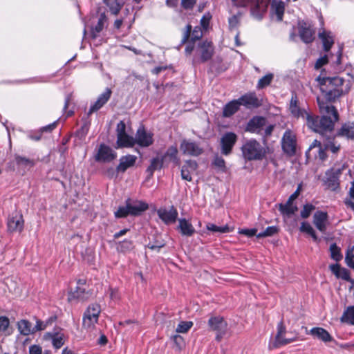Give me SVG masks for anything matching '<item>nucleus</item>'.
<instances>
[{
    "instance_id": "69168bd1",
    "label": "nucleus",
    "mask_w": 354,
    "mask_h": 354,
    "mask_svg": "<svg viewBox=\"0 0 354 354\" xmlns=\"http://www.w3.org/2000/svg\"><path fill=\"white\" fill-rule=\"evenodd\" d=\"M46 326H47V324L46 323H44V322H42L39 319H37L36 325L35 326H33L34 333L37 331L44 330L46 328Z\"/></svg>"
},
{
    "instance_id": "a211bd4d",
    "label": "nucleus",
    "mask_w": 354,
    "mask_h": 354,
    "mask_svg": "<svg viewBox=\"0 0 354 354\" xmlns=\"http://www.w3.org/2000/svg\"><path fill=\"white\" fill-rule=\"evenodd\" d=\"M111 94V89L109 88H106L104 91L97 97L96 101L91 105L87 115L89 116L93 113L97 111L102 107H103L104 105L106 104L110 100Z\"/></svg>"
},
{
    "instance_id": "4c0bfd02",
    "label": "nucleus",
    "mask_w": 354,
    "mask_h": 354,
    "mask_svg": "<svg viewBox=\"0 0 354 354\" xmlns=\"http://www.w3.org/2000/svg\"><path fill=\"white\" fill-rule=\"evenodd\" d=\"M18 330L23 335H29L34 333L33 326L32 324L25 319H22L17 323Z\"/></svg>"
},
{
    "instance_id": "473e14b6",
    "label": "nucleus",
    "mask_w": 354,
    "mask_h": 354,
    "mask_svg": "<svg viewBox=\"0 0 354 354\" xmlns=\"http://www.w3.org/2000/svg\"><path fill=\"white\" fill-rule=\"evenodd\" d=\"M178 230L182 235L186 236H192L196 232L192 224L186 218H180L178 220Z\"/></svg>"
},
{
    "instance_id": "bb28decb",
    "label": "nucleus",
    "mask_w": 354,
    "mask_h": 354,
    "mask_svg": "<svg viewBox=\"0 0 354 354\" xmlns=\"http://www.w3.org/2000/svg\"><path fill=\"white\" fill-rule=\"evenodd\" d=\"M198 164L195 160H187L183 165L180 174L183 180L192 181V173L196 170Z\"/></svg>"
},
{
    "instance_id": "0e129e2a",
    "label": "nucleus",
    "mask_w": 354,
    "mask_h": 354,
    "mask_svg": "<svg viewBox=\"0 0 354 354\" xmlns=\"http://www.w3.org/2000/svg\"><path fill=\"white\" fill-rule=\"evenodd\" d=\"M196 0H182L181 6L185 9H192L195 5Z\"/></svg>"
},
{
    "instance_id": "2f4dec72",
    "label": "nucleus",
    "mask_w": 354,
    "mask_h": 354,
    "mask_svg": "<svg viewBox=\"0 0 354 354\" xmlns=\"http://www.w3.org/2000/svg\"><path fill=\"white\" fill-rule=\"evenodd\" d=\"M90 295V293L86 292L85 288L77 286L75 290H71L70 292L68 299L69 301H72L75 299L85 301L89 298Z\"/></svg>"
},
{
    "instance_id": "e433bc0d",
    "label": "nucleus",
    "mask_w": 354,
    "mask_h": 354,
    "mask_svg": "<svg viewBox=\"0 0 354 354\" xmlns=\"http://www.w3.org/2000/svg\"><path fill=\"white\" fill-rule=\"evenodd\" d=\"M240 104L238 100H234L228 102L223 107V115L226 118H229L234 115L240 108Z\"/></svg>"
},
{
    "instance_id": "4be33fe9",
    "label": "nucleus",
    "mask_w": 354,
    "mask_h": 354,
    "mask_svg": "<svg viewBox=\"0 0 354 354\" xmlns=\"http://www.w3.org/2000/svg\"><path fill=\"white\" fill-rule=\"evenodd\" d=\"M313 224L322 233H325L329 225L328 216L326 212L317 211L313 215Z\"/></svg>"
},
{
    "instance_id": "6e6552de",
    "label": "nucleus",
    "mask_w": 354,
    "mask_h": 354,
    "mask_svg": "<svg viewBox=\"0 0 354 354\" xmlns=\"http://www.w3.org/2000/svg\"><path fill=\"white\" fill-rule=\"evenodd\" d=\"M101 311L100 306L97 304H92L88 306L84 313L83 326L85 328H93L97 322Z\"/></svg>"
},
{
    "instance_id": "338daca9",
    "label": "nucleus",
    "mask_w": 354,
    "mask_h": 354,
    "mask_svg": "<svg viewBox=\"0 0 354 354\" xmlns=\"http://www.w3.org/2000/svg\"><path fill=\"white\" fill-rule=\"evenodd\" d=\"M42 349L39 345H32L29 347V354H41Z\"/></svg>"
},
{
    "instance_id": "72a5a7b5",
    "label": "nucleus",
    "mask_w": 354,
    "mask_h": 354,
    "mask_svg": "<svg viewBox=\"0 0 354 354\" xmlns=\"http://www.w3.org/2000/svg\"><path fill=\"white\" fill-rule=\"evenodd\" d=\"M319 37L323 44L324 51L328 52L334 44V37L330 32L323 30L319 33Z\"/></svg>"
},
{
    "instance_id": "864d4df0",
    "label": "nucleus",
    "mask_w": 354,
    "mask_h": 354,
    "mask_svg": "<svg viewBox=\"0 0 354 354\" xmlns=\"http://www.w3.org/2000/svg\"><path fill=\"white\" fill-rule=\"evenodd\" d=\"M315 209V207L312 204H306L304 205L303 209L301 211V216L303 218H307L310 215L311 212Z\"/></svg>"
},
{
    "instance_id": "49530a36",
    "label": "nucleus",
    "mask_w": 354,
    "mask_h": 354,
    "mask_svg": "<svg viewBox=\"0 0 354 354\" xmlns=\"http://www.w3.org/2000/svg\"><path fill=\"white\" fill-rule=\"evenodd\" d=\"M279 231V229L276 226H269L263 232L259 233L257 236L258 238L271 236L275 234H277Z\"/></svg>"
},
{
    "instance_id": "c9c22d12",
    "label": "nucleus",
    "mask_w": 354,
    "mask_h": 354,
    "mask_svg": "<svg viewBox=\"0 0 354 354\" xmlns=\"http://www.w3.org/2000/svg\"><path fill=\"white\" fill-rule=\"evenodd\" d=\"M135 138L129 136L127 133L117 136V145L118 148L132 147L135 145Z\"/></svg>"
},
{
    "instance_id": "f8f14e48",
    "label": "nucleus",
    "mask_w": 354,
    "mask_h": 354,
    "mask_svg": "<svg viewBox=\"0 0 354 354\" xmlns=\"http://www.w3.org/2000/svg\"><path fill=\"white\" fill-rule=\"evenodd\" d=\"M208 326L211 330L216 332V339L220 341L227 329V322L221 317H212L208 321Z\"/></svg>"
},
{
    "instance_id": "39448f33",
    "label": "nucleus",
    "mask_w": 354,
    "mask_h": 354,
    "mask_svg": "<svg viewBox=\"0 0 354 354\" xmlns=\"http://www.w3.org/2000/svg\"><path fill=\"white\" fill-rule=\"evenodd\" d=\"M243 156L246 160H261L266 154V149L256 140H247L241 147Z\"/></svg>"
},
{
    "instance_id": "8fccbe9b",
    "label": "nucleus",
    "mask_w": 354,
    "mask_h": 354,
    "mask_svg": "<svg viewBox=\"0 0 354 354\" xmlns=\"http://www.w3.org/2000/svg\"><path fill=\"white\" fill-rule=\"evenodd\" d=\"M116 218H125L130 215L127 202L126 201L125 206H120L118 209L114 213Z\"/></svg>"
},
{
    "instance_id": "b1692460",
    "label": "nucleus",
    "mask_w": 354,
    "mask_h": 354,
    "mask_svg": "<svg viewBox=\"0 0 354 354\" xmlns=\"http://www.w3.org/2000/svg\"><path fill=\"white\" fill-rule=\"evenodd\" d=\"M44 338L51 340L53 347L56 349L60 348L65 342V335L62 330L48 332L45 334Z\"/></svg>"
},
{
    "instance_id": "c756f323",
    "label": "nucleus",
    "mask_w": 354,
    "mask_h": 354,
    "mask_svg": "<svg viewBox=\"0 0 354 354\" xmlns=\"http://www.w3.org/2000/svg\"><path fill=\"white\" fill-rule=\"evenodd\" d=\"M162 158L165 165L171 162H174L176 165H180V159L178 157V149L176 146L169 147L162 156Z\"/></svg>"
},
{
    "instance_id": "4d7b16f0",
    "label": "nucleus",
    "mask_w": 354,
    "mask_h": 354,
    "mask_svg": "<svg viewBox=\"0 0 354 354\" xmlns=\"http://www.w3.org/2000/svg\"><path fill=\"white\" fill-rule=\"evenodd\" d=\"M165 164V163L164 162L162 157L160 158L158 157H156L151 159L150 165L151 166V167H154V169L157 170L160 169Z\"/></svg>"
},
{
    "instance_id": "09e8293b",
    "label": "nucleus",
    "mask_w": 354,
    "mask_h": 354,
    "mask_svg": "<svg viewBox=\"0 0 354 354\" xmlns=\"http://www.w3.org/2000/svg\"><path fill=\"white\" fill-rule=\"evenodd\" d=\"M241 15L240 12H239L237 14L233 15L231 17L228 19L229 23V28L231 30H236L239 25V17Z\"/></svg>"
},
{
    "instance_id": "f704fd0d",
    "label": "nucleus",
    "mask_w": 354,
    "mask_h": 354,
    "mask_svg": "<svg viewBox=\"0 0 354 354\" xmlns=\"http://www.w3.org/2000/svg\"><path fill=\"white\" fill-rule=\"evenodd\" d=\"M106 21L107 18L105 13H101L98 18L97 24L91 28V34L93 38L98 37L99 34L105 27Z\"/></svg>"
},
{
    "instance_id": "f257e3e1",
    "label": "nucleus",
    "mask_w": 354,
    "mask_h": 354,
    "mask_svg": "<svg viewBox=\"0 0 354 354\" xmlns=\"http://www.w3.org/2000/svg\"><path fill=\"white\" fill-rule=\"evenodd\" d=\"M318 105L321 113L320 131H314L318 133L323 139L325 149L336 153L339 150L340 145H337L334 142L335 138L334 127L335 123L339 120V113L334 106L328 105L319 98H318Z\"/></svg>"
},
{
    "instance_id": "0eeeda50",
    "label": "nucleus",
    "mask_w": 354,
    "mask_h": 354,
    "mask_svg": "<svg viewBox=\"0 0 354 354\" xmlns=\"http://www.w3.org/2000/svg\"><path fill=\"white\" fill-rule=\"evenodd\" d=\"M346 169V165H342L339 167H333L327 170L324 178V185L331 190H336L339 186V176Z\"/></svg>"
},
{
    "instance_id": "aec40b11",
    "label": "nucleus",
    "mask_w": 354,
    "mask_h": 354,
    "mask_svg": "<svg viewBox=\"0 0 354 354\" xmlns=\"http://www.w3.org/2000/svg\"><path fill=\"white\" fill-rule=\"evenodd\" d=\"M236 136L232 132L225 133L221 140V152L224 155H228L231 153L232 149L236 143Z\"/></svg>"
},
{
    "instance_id": "ddd939ff",
    "label": "nucleus",
    "mask_w": 354,
    "mask_h": 354,
    "mask_svg": "<svg viewBox=\"0 0 354 354\" xmlns=\"http://www.w3.org/2000/svg\"><path fill=\"white\" fill-rule=\"evenodd\" d=\"M153 134L147 131L144 126H140L136 133L135 144L142 147H148L153 143Z\"/></svg>"
},
{
    "instance_id": "2eb2a0df",
    "label": "nucleus",
    "mask_w": 354,
    "mask_h": 354,
    "mask_svg": "<svg viewBox=\"0 0 354 354\" xmlns=\"http://www.w3.org/2000/svg\"><path fill=\"white\" fill-rule=\"evenodd\" d=\"M281 145L283 151L288 155L292 156L295 153L296 136L290 130L285 131L282 138Z\"/></svg>"
},
{
    "instance_id": "20e7f679",
    "label": "nucleus",
    "mask_w": 354,
    "mask_h": 354,
    "mask_svg": "<svg viewBox=\"0 0 354 354\" xmlns=\"http://www.w3.org/2000/svg\"><path fill=\"white\" fill-rule=\"evenodd\" d=\"M289 110L293 117L306 120L308 128L313 131H320L321 117L311 115L304 106H301L296 95H292Z\"/></svg>"
},
{
    "instance_id": "9b49d317",
    "label": "nucleus",
    "mask_w": 354,
    "mask_h": 354,
    "mask_svg": "<svg viewBox=\"0 0 354 354\" xmlns=\"http://www.w3.org/2000/svg\"><path fill=\"white\" fill-rule=\"evenodd\" d=\"M117 158V153L109 146L100 144L96 153L95 160L98 162H111Z\"/></svg>"
},
{
    "instance_id": "f3484780",
    "label": "nucleus",
    "mask_w": 354,
    "mask_h": 354,
    "mask_svg": "<svg viewBox=\"0 0 354 354\" xmlns=\"http://www.w3.org/2000/svg\"><path fill=\"white\" fill-rule=\"evenodd\" d=\"M180 149L183 154L192 156H198L203 152L198 143L190 140H183L180 146Z\"/></svg>"
},
{
    "instance_id": "3c124183",
    "label": "nucleus",
    "mask_w": 354,
    "mask_h": 354,
    "mask_svg": "<svg viewBox=\"0 0 354 354\" xmlns=\"http://www.w3.org/2000/svg\"><path fill=\"white\" fill-rule=\"evenodd\" d=\"M193 326L192 322H181L176 328V332L180 333H187Z\"/></svg>"
},
{
    "instance_id": "052dcab7",
    "label": "nucleus",
    "mask_w": 354,
    "mask_h": 354,
    "mask_svg": "<svg viewBox=\"0 0 354 354\" xmlns=\"http://www.w3.org/2000/svg\"><path fill=\"white\" fill-rule=\"evenodd\" d=\"M337 277L341 278L346 281H349L350 280V273H349L348 270H346V268H342L340 270L339 272L338 273V274L337 275Z\"/></svg>"
},
{
    "instance_id": "6ab92c4d",
    "label": "nucleus",
    "mask_w": 354,
    "mask_h": 354,
    "mask_svg": "<svg viewBox=\"0 0 354 354\" xmlns=\"http://www.w3.org/2000/svg\"><path fill=\"white\" fill-rule=\"evenodd\" d=\"M240 106H244L247 109L257 108L261 106V100H259L255 93H248L237 99Z\"/></svg>"
},
{
    "instance_id": "79ce46f5",
    "label": "nucleus",
    "mask_w": 354,
    "mask_h": 354,
    "mask_svg": "<svg viewBox=\"0 0 354 354\" xmlns=\"http://www.w3.org/2000/svg\"><path fill=\"white\" fill-rule=\"evenodd\" d=\"M104 2L109 7L111 12L115 15L118 14L122 8V5L118 0H104Z\"/></svg>"
},
{
    "instance_id": "7c9ffc66",
    "label": "nucleus",
    "mask_w": 354,
    "mask_h": 354,
    "mask_svg": "<svg viewBox=\"0 0 354 354\" xmlns=\"http://www.w3.org/2000/svg\"><path fill=\"white\" fill-rule=\"evenodd\" d=\"M309 334L325 343L330 342L333 340V338L330 333L326 330L321 327H314L311 328L309 331Z\"/></svg>"
},
{
    "instance_id": "4468645a",
    "label": "nucleus",
    "mask_w": 354,
    "mask_h": 354,
    "mask_svg": "<svg viewBox=\"0 0 354 354\" xmlns=\"http://www.w3.org/2000/svg\"><path fill=\"white\" fill-rule=\"evenodd\" d=\"M203 37L201 28L196 26L192 32V26L188 24L183 31V36L180 44L192 43L195 44V41H198Z\"/></svg>"
},
{
    "instance_id": "5701e85b",
    "label": "nucleus",
    "mask_w": 354,
    "mask_h": 354,
    "mask_svg": "<svg viewBox=\"0 0 354 354\" xmlns=\"http://www.w3.org/2000/svg\"><path fill=\"white\" fill-rule=\"evenodd\" d=\"M157 214L158 217L166 225L175 223L178 214L176 209L174 206H171L169 209H167L166 208H160L158 209Z\"/></svg>"
},
{
    "instance_id": "58836bf2",
    "label": "nucleus",
    "mask_w": 354,
    "mask_h": 354,
    "mask_svg": "<svg viewBox=\"0 0 354 354\" xmlns=\"http://www.w3.org/2000/svg\"><path fill=\"white\" fill-rule=\"evenodd\" d=\"M342 322L354 325V306L347 307L341 317Z\"/></svg>"
},
{
    "instance_id": "a878e982",
    "label": "nucleus",
    "mask_w": 354,
    "mask_h": 354,
    "mask_svg": "<svg viewBox=\"0 0 354 354\" xmlns=\"http://www.w3.org/2000/svg\"><path fill=\"white\" fill-rule=\"evenodd\" d=\"M130 215L138 216L148 209V205L140 201H131L130 198L127 200Z\"/></svg>"
},
{
    "instance_id": "c03bdc74",
    "label": "nucleus",
    "mask_w": 354,
    "mask_h": 354,
    "mask_svg": "<svg viewBox=\"0 0 354 354\" xmlns=\"http://www.w3.org/2000/svg\"><path fill=\"white\" fill-rule=\"evenodd\" d=\"M330 252L331 259L335 261H339L342 259L340 248L336 245V243H333L330 245Z\"/></svg>"
},
{
    "instance_id": "de8ad7c7",
    "label": "nucleus",
    "mask_w": 354,
    "mask_h": 354,
    "mask_svg": "<svg viewBox=\"0 0 354 354\" xmlns=\"http://www.w3.org/2000/svg\"><path fill=\"white\" fill-rule=\"evenodd\" d=\"M272 7L277 16L278 20H282V17L284 12V4L282 1L275 2L272 4Z\"/></svg>"
},
{
    "instance_id": "423d86ee",
    "label": "nucleus",
    "mask_w": 354,
    "mask_h": 354,
    "mask_svg": "<svg viewBox=\"0 0 354 354\" xmlns=\"http://www.w3.org/2000/svg\"><path fill=\"white\" fill-rule=\"evenodd\" d=\"M233 5L240 8H250L252 17L261 19L266 10L267 5L262 0H231Z\"/></svg>"
},
{
    "instance_id": "a19ab883",
    "label": "nucleus",
    "mask_w": 354,
    "mask_h": 354,
    "mask_svg": "<svg viewBox=\"0 0 354 354\" xmlns=\"http://www.w3.org/2000/svg\"><path fill=\"white\" fill-rule=\"evenodd\" d=\"M206 228L208 230L215 233H227L232 231L227 225L223 226H217L211 223L207 224Z\"/></svg>"
},
{
    "instance_id": "f03ea898",
    "label": "nucleus",
    "mask_w": 354,
    "mask_h": 354,
    "mask_svg": "<svg viewBox=\"0 0 354 354\" xmlns=\"http://www.w3.org/2000/svg\"><path fill=\"white\" fill-rule=\"evenodd\" d=\"M317 80L319 82L320 91L323 94V97L327 101L325 102V103L328 105V102H334L343 94L344 91L342 86L344 82L343 78L337 76L323 78L319 77ZM317 98H319V97ZM317 100H318V99ZM319 100L324 102L320 97ZM329 106L330 105L329 104Z\"/></svg>"
},
{
    "instance_id": "5fc2aeb1",
    "label": "nucleus",
    "mask_w": 354,
    "mask_h": 354,
    "mask_svg": "<svg viewBox=\"0 0 354 354\" xmlns=\"http://www.w3.org/2000/svg\"><path fill=\"white\" fill-rule=\"evenodd\" d=\"M212 164L222 171H225L226 169L225 162L222 157L216 156Z\"/></svg>"
},
{
    "instance_id": "774afa93",
    "label": "nucleus",
    "mask_w": 354,
    "mask_h": 354,
    "mask_svg": "<svg viewBox=\"0 0 354 354\" xmlns=\"http://www.w3.org/2000/svg\"><path fill=\"white\" fill-rule=\"evenodd\" d=\"M172 338L174 343L179 348L184 345V339L180 335H174Z\"/></svg>"
},
{
    "instance_id": "ea45409f",
    "label": "nucleus",
    "mask_w": 354,
    "mask_h": 354,
    "mask_svg": "<svg viewBox=\"0 0 354 354\" xmlns=\"http://www.w3.org/2000/svg\"><path fill=\"white\" fill-rule=\"evenodd\" d=\"M15 161L19 167L24 168H30L35 165V162L32 160L26 157L20 156L19 155L15 156Z\"/></svg>"
},
{
    "instance_id": "cd10ccee",
    "label": "nucleus",
    "mask_w": 354,
    "mask_h": 354,
    "mask_svg": "<svg viewBox=\"0 0 354 354\" xmlns=\"http://www.w3.org/2000/svg\"><path fill=\"white\" fill-rule=\"evenodd\" d=\"M336 136L354 140V122H346L337 130Z\"/></svg>"
},
{
    "instance_id": "603ef678",
    "label": "nucleus",
    "mask_w": 354,
    "mask_h": 354,
    "mask_svg": "<svg viewBox=\"0 0 354 354\" xmlns=\"http://www.w3.org/2000/svg\"><path fill=\"white\" fill-rule=\"evenodd\" d=\"M348 195L349 198H346L345 203L352 209H354V180L351 183Z\"/></svg>"
},
{
    "instance_id": "a18cd8bd",
    "label": "nucleus",
    "mask_w": 354,
    "mask_h": 354,
    "mask_svg": "<svg viewBox=\"0 0 354 354\" xmlns=\"http://www.w3.org/2000/svg\"><path fill=\"white\" fill-rule=\"evenodd\" d=\"M273 77H274V75L272 73H268V74L266 75L265 76L262 77L258 82V84L257 86V88L261 89V88H263L266 86H268L271 83Z\"/></svg>"
},
{
    "instance_id": "dca6fc26",
    "label": "nucleus",
    "mask_w": 354,
    "mask_h": 354,
    "mask_svg": "<svg viewBox=\"0 0 354 354\" xmlns=\"http://www.w3.org/2000/svg\"><path fill=\"white\" fill-rule=\"evenodd\" d=\"M24 226V221L21 214L14 212L9 216L7 221L8 230L10 232H21Z\"/></svg>"
},
{
    "instance_id": "37998d69",
    "label": "nucleus",
    "mask_w": 354,
    "mask_h": 354,
    "mask_svg": "<svg viewBox=\"0 0 354 354\" xmlns=\"http://www.w3.org/2000/svg\"><path fill=\"white\" fill-rule=\"evenodd\" d=\"M300 231L306 232L311 236L314 241H318V237L312 226L307 222H302L300 226Z\"/></svg>"
},
{
    "instance_id": "7ed1b4c3",
    "label": "nucleus",
    "mask_w": 354,
    "mask_h": 354,
    "mask_svg": "<svg viewBox=\"0 0 354 354\" xmlns=\"http://www.w3.org/2000/svg\"><path fill=\"white\" fill-rule=\"evenodd\" d=\"M214 49L211 41H199L197 45L188 43L185 47V53L187 56L194 53L192 64L196 66L209 60L214 55Z\"/></svg>"
},
{
    "instance_id": "412c9836",
    "label": "nucleus",
    "mask_w": 354,
    "mask_h": 354,
    "mask_svg": "<svg viewBox=\"0 0 354 354\" xmlns=\"http://www.w3.org/2000/svg\"><path fill=\"white\" fill-rule=\"evenodd\" d=\"M315 30L311 25L305 21L299 24V35L301 39L306 44L311 43L314 40Z\"/></svg>"
},
{
    "instance_id": "1a4fd4ad",
    "label": "nucleus",
    "mask_w": 354,
    "mask_h": 354,
    "mask_svg": "<svg viewBox=\"0 0 354 354\" xmlns=\"http://www.w3.org/2000/svg\"><path fill=\"white\" fill-rule=\"evenodd\" d=\"M300 187L301 186L299 185L297 190L290 196L286 203H279L276 205L284 218H290L297 211L298 208L297 205L293 204V201L299 195Z\"/></svg>"
},
{
    "instance_id": "13d9d810",
    "label": "nucleus",
    "mask_w": 354,
    "mask_h": 354,
    "mask_svg": "<svg viewBox=\"0 0 354 354\" xmlns=\"http://www.w3.org/2000/svg\"><path fill=\"white\" fill-rule=\"evenodd\" d=\"M10 325L9 319L7 317H0V332H5Z\"/></svg>"
},
{
    "instance_id": "680f3d73",
    "label": "nucleus",
    "mask_w": 354,
    "mask_h": 354,
    "mask_svg": "<svg viewBox=\"0 0 354 354\" xmlns=\"http://www.w3.org/2000/svg\"><path fill=\"white\" fill-rule=\"evenodd\" d=\"M118 173L116 169L113 167H109L104 171L105 175L109 178H117Z\"/></svg>"
},
{
    "instance_id": "e2e57ef3",
    "label": "nucleus",
    "mask_w": 354,
    "mask_h": 354,
    "mask_svg": "<svg viewBox=\"0 0 354 354\" xmlns=\"http://www.w3.org/2000/svg\"><path fill=\"white\" fill-rule=\"evenodd\" d=\"M328 56L324 55L320 58H319L315 65V68L319 69L324 65L328 63Z\"/></svg>"
},
{
    "instance_id": "c85d7f7f",
    "label": "nucleus",
    "mask_w": 354,
    "mask_h": 354,
    "mask_svg": "<svg viewBox=\"0 0 354 354\" xmlns=\"http://www.w3.org/2000/svg\"><path fill=\"white\" fill-rule=\"evenodd\" d=\"M266 120L263 117L253 118L248 122L247 129L252 133H261V131H263V127L266 125Z\"/></svg>"
},
{
    "instance_id": "9d476101",
    "label": "nucleus",
    "mask_w": 354,
    "mask_h": 354,
    "mask_svg": "<svg viewBox=\"0 0 354 354\" xmlns=\"http://www.w3.org/2000/svg\"><path fill=\"white\" fill-rule=\"evenodd\" d=\"M286 333V326H284L283 321H281L277 324V333L275 336V339L274 340L270 342L268 348L270 350L274 349L281 346L292 343L295 340V338H285L283 335Z\"/></svg>"
},
{
    "instance_id": "bf43d9fd",
    "label": "nucleus",
    "mask_w": 354,
    "mask_h": 354,
    "mask_svg": "<svg viewBox=\"0 0 354 354\" xmlns=\"http://www.w3.org/2000/svg\"><path fill=\"white\" fill-rule=\"evenodd\" d=\"M126 133V124L124 121H120L116 127L117 136Z\"/></svg>"
},
{
    "instance_id": "6e6d98bb",
    "label": "nucleus",
    "mask_w": 354,
    "mask_h": 354,
    "mask_svg": "<svg viewBox=\"0 0 354 354\" xmlns=\"http://www.w3.org/2000/svg\"><path fill=\"white\" fill-rule=\"evenodd\" d=\"M345 261L348 266L354 268V249L348 250L347 251Z\"/></svg>"
},
{
    "instance_id": "393cba45",
    "label": "nucleus",
    "mask_w": 354,
    "mask_h": 354,
    "mask_svg": "<svg viewBox=\"0 0 354 354\" xmlns=\"http://www.w3.org/2000/svg\"><path fill=\"white\" fill-rule=\"evenodd\" d=\"M137 157L134 155H126L120 157L119 165L116 167L118 172L124 173L129 168L134 166Z\"/></svg>"
}]
</instances>
